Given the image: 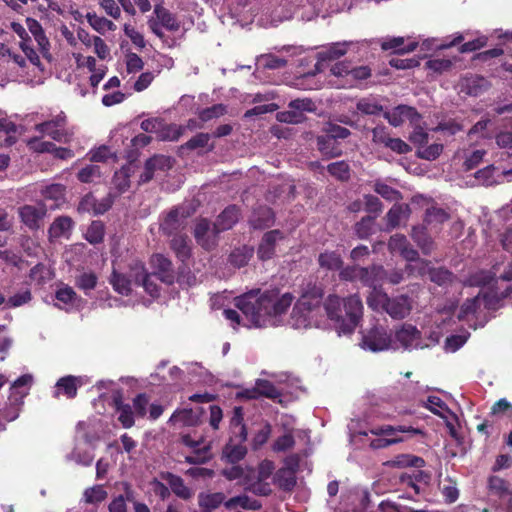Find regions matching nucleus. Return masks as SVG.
Returning <instances> with one entry per match:
<instances>
[{
	"instance_id": "5701e85b",
	"label": "nucleus",
	"mask_w": 512,
	"mask_h": 512,
	"mask_svg": "<svg viewBox=\"0 0 512 512\" xmlns=\"http://www.w3.org/2000/svg\"><path fill=\"white\" fill-rule=\"evenodd\" d=\"M73 220L68 216L57 217L49 228L51 238L68 237L73 228Z\"/></svg>"
},
{
	"instance_id": "7ed1b4c3",
	"label": "nucleus",
	"mask_w": 512,
	"mask_h": 512,
	"mask_svg": "<svg viewBox=\"0 0 512 512\" xmlns=\"http://www.w3.org/2000/svg\"><path fill=\"white\" fill-rule=\"evenodd\" d=\"M361 348L371 352H381L396 349L393 339L383 326H374L362 332Z\"/></svg>"
},
{
	"instance_id": "bf43d9fd",
	"label": "nucleus",
	"mask_w": 512,
	"mask_h": 512,
	"mask_svg": "<svg viewBox=\"0 0 512 512\" xmlns=\"http://www.w3.org/2000/svg\"><path fill=\"white\" fill-rule=\"evenodd\" d=\"M395 467H422L424 460L420 457L410 455H399L390 462Z\"/></svg>"
},
{
	"instance_id": "5fc2aeb1",
	"label": "nucleus",
	"mask_w": 512,
	"mask_h": 512,
	"mask_svg": "<svg viewBox=\"0 0 512 512\" xmlns=\"http://www.w3.org/2000/svg\"><path fill=\"white\" fill-rule=\"evenodd\" d=\"M36 131L46 134L50 136L53 140L57 142L68 143L72 137V133L67 131L65 128H60L56 126H50L47 130L35 129Z\"/></svg>"
},
{
	"instance_id": "b1692460",
	"label": "nucleus",
	"mask_w": 512,
	"mask_h": 512,
	"mask_svg": "<svg viewBox=\"0 0 512 512\" xmlns=\"http://www.w3.org/2000/svg\"><path fill=\"white\" fill-rule=\"evenodd\" d=\"M82 385V382L80 378L69 375L60 378L56 383V394L57 397L59 394V391H63L64 395H66L68 398H74L77 394L78 388Z\"/></svg>"
},
{
	"instance_id": "f704fd0d",
	"label": "nucleus",
	"mask_w": 512,
	"mask_h": 512,
	"mask_svg": "<svg viewBox=\"0 0 512 512\" xmlns=\"http://www.w3.org/2000/svg\"><path fill=\"white\" fill-rule=\"evenodd\" d=\"M368 272L366 277L360 279V282L366 286L371 288H375L381 285V282L384 280L386 276V271L382 266H372L370 268H366Z\"/></svg>"
},
{
	"instance_id": "bb28decb",
	"label": "nucleus",
	"mask_w": 512,
	"mask_h": 512,
	"mask_svg": "<svg viewBox=\"0 0 512 512\" xmlns=\"http://www.w3.org/2000/svg\"><path fill=\"white\" fill-rule=\"evenodd\" d=\"M171 249L176 254L177 258L182 262L186 261L191 256V246L187 236L176 235L172 238L170 243Z\"/></svg>"
},
{
	"instance_id": "ea45409f",
	"label": "nucleus",
	"mask_w": 512,
	"mask_h": 512,
	"mask_svg": "<svg viewBox=\"0 0 512 512\" xmlns=\"http://www.w3.org/2000/svg\"><path fill=\"white\" fill-rule=\"evenodd\" d=\"M408 206L393 205L392 208L387 212L385 219L387 221V229L396 228L402 218L407 216Z\"/></svg>"
},
{
	"instance_id": "79ce46f5",
	"label": "nucleus",
	"mask_w": 512,
	"mask_h": 512,
	"mask_svg": "<svg viewBox=\"0 0 512 512\" xmlns=\"http://www.w3.org/2000/svg\"><path fill=\"white\" fill-rule=\"evenodd\" d=\"M512 291V287L509 286L500 295L498 293H481V306L488 310H495L499 306L501 299L506 298Z\"/></svg>"
},
{
	"instance_id": "9d476101",
	"label": "nucleus",
	"mask_w": 512,
	"mask_h": 512,
	"mask_svg": "<svg viewBox=\"0 0 512 512\" xmlns=\"http://www.w3.org/2000/svg\"><path fill=\"white\" fill-rule=\"evenodd\" d=\"M136 285L142 286L144 290L152 297L159 296V286L152 279L153 275L148 274L142 263H135L131 267V275Z\"/></svg>"
},
{
	"instance_id": "6e6552de",
	"label": "nucleus",
	"mask_w": 512,
	"mask_h": 512,
	"mask_svg": "<svg viewBox=\"0 0 512 512\" xmlns=\"http://www.w3.org/2000/svg\"><path fill=\"white\" fill-rule=\"evenodd\" d=\"M173 161L171 157L165 155H154L146 160L144 171L139 177V184H145L151 181L156 172H166L172 168Z\"/></svg>"
},
{
	"instance_id": "412c9836",
	"label": "nucleus",
	"mask_w": 512,
	"mask_h": 512,
	"mask_svg": "<svg viewBox=\"0 0 512 512\" xmlns=\"http://www.w3.org/2000/svg\"><path fill=\"white\" fill-rule=\"evenodd\" d=\"M371 433L374 435H384L387 436V438H399L397 436L398 433H408L411 435H417L422 434V431L417 428H413L411 426L406 425H399V426H391V425H384L381 427H377L371 430Z\"/></svg>"
},
{
	"instance_id": "e433bc0d",
	"label": "nucleus",
	"mask_w": 512,
	"mask_h": 512,
	"mask_svg": "<svg viewBox=\"0 0 512 512\" xmlns=\"http://www.w3.org/2000/svg\"><path fill=\"white\" fill-rule=\"evenodd\" d=\"M255 392L259 395L281 402V392L268 380L258 379L255 384Z\"/></svg>"
},
{
	"instance_id": "7c9ffc66",
	"label": "nucleus",
	"mask_w": 512,
	"mask_h": 512,
	"mask_svg": "<svg viewBox=\"0 0 512 512\" xmlns=\"http://www.w3.org/2000/svg\"><path fill=\"white\" fill-rule=\"evenodd\" d=\"M411 237L425 255L433 250V241L424 227H413Z\"/></svg>"
},
{
	"instance_id": "aec40b11",
	"label": "nucleus",
	"mask_w": 512,
	"mask_h": 512,
	"mask_svg": "<svg viewBox=\"0 0 512 512\" xmlns=\"http://www.w3.org/2000/svg\"><path fill=\"white\" fill-rule=\"evenodd\" d=\"M239 219V211L236 206H229L217 217L213 225L220 231L231 229Z\"/></svg>"
},
{
	"instance_id": "f3484780",
	"label": "nucleus",
	"mask_w": 512,
	"mask_h": 512,
	"mask_svg": "<svg viewBox=\"0 0 512 512\" xmlns=\"http://www.w3.org/2000/svg\"><path fill=\"white\" fill-rule=\"evenodd\" d=\"M489 86L488 81L479 75L466 76L461 81V89L467 94L477 96L485 91Z\"/></svg>"
},
{
	"instance_id": "6e6d98bb",
	"label": "nucleus",
	"mask_w": 512,
	"mask_h": 512,
	"mask_svg": "<svg viewBox=\"0 0 512 512\" xmlns=\"http://www.w3.org/2000/svg\"><path fill=\"white\" fill-rule=\"evenodd\" d=\"M366 268L360 266H348L341 270L340 277L347 281H360L367 275Z\"/></svg>"
},
{
	"instance_id": "338daca9",
	"label": "nucleus",
	"mask_w": 512,
	"mask_h": 512,
	"mask_svg": "<svg viewBox=\"0 0 512 512\" xmlns=\"http://www.w3.org/2000/svg\"><path fill=\"white\" fill-rule=\"evenodd\" d=\"M374 191L389 201H395L401 198L399 191L381 182L375 183Z\"/></svg>"
},
{
	"instance_id": "c85d7f7f",
	"label": "nucleus",
	"mask_w": 512,
	"mask_h": 512,
	"mask_svg": "<svg viewBox=\"0 0 512 512\" xmlns=\"http://www.w3.org/2000/svg\"><path fill=\"white\" fill-rule=\"evenodd\" d=\"M275 482L280 489L291 491L296 485L294 469L292 467L279 469L275 475Z\"/></svg>"
},
{
	"instance_id": "4c0bfd02",
	"label": "nucleus",
	"mask_w": 512,
	"mask_h": 512,
	"mask_svg": "<svg viewBox=\"0 0 512 512\" xmlns=\"http://www.w3.org/2000/svg\"><path fill=\"white\" fill-rule=\"evenodd\" d=\"M113 289L122 295H129L131 292V280L124 274L113 271L110 278Z\"/></svg>"
},
{
	"instance_id": "1a4fd4ad",
	"label": "nucleus",
	"mask_w": 512,
	"mask_h": 512,
	"mask_svg": "<svg viewBox=\"0 0 512 512\" xmlns=\"http://www.w3.org/2000/svg\"><path fill=\"white\" fill-rule=\"evenodd\" d=\"M383 116L394 127L402 125L405 120H409L412 124H417L420 120V114L416 109L407 105H398L391 111H385Z\"/></svg>"
},
{
	"instance_id": "f257e3e1",
	"label": "nucleus",
	"mask_w": 512,
	"mask_h": 512,
	"mask_svg": "<svg viewBox=\"0 0 512 512\" xmlns=\"http://www.w3.org/2000/svg\"><path fill=\"white\" fill-rule=\"evenodd\" d=\"M235 306L241 311L225 309L223 315L235 325L245 327H265L276 324V317L285 313L293 302V296L285 293L278 295L276 290L260 292L252 290L234 299Z\"/></svg>"
},
{
	"instance_id": "864d4df0",
	"label": "nucleus",
	"mask_w": 512,
	"mask_h": 512,
	"mask_svg": "<svg viewBox=\"0 0 512 512\" xmlns=\"http://www.w3.org/2000/svg\"><path fill=\"white\" fill-rule=\"evenodd\" d=\"M375 218L376 216H366L355 224V232L359 238L365 239L372 234Z\"/></svg>"
},
{
	"instance_id": "a878e982",
	"label": "nucleus",
	"mask_w": 512,
	"mask_h": 512,
	"mask_svg": "<svg viewBox=\"0 0 512 512\" xmlns=\"http://www.w3.org/2000/svg\"><path fill=\"white\" fill-rule=\"evenodd\" d=\"M185 127L176 124H165L160 120L156 136L162 141H176L183 134Z\"/></svg>"
},
{
	"instance_id": "de8ad7c7",
	"label": "nucleus",
	"mask_w": 512,
	"mask_h": 512,
	"mask_svg": "<svg viewBox=\"0 0 512 512\" xmlns=\"http://www.w3.org/2000/svg\"><path fill=\"white\" fill-rule=\"evenodd\" d=\"M319 265L328 270H337L342 265L341 257L336 252H324L318 257Z\"/></svg>"
},
{
	"instance_id": "4be33fe9",
	"label": "nucleus",
	"mask_w": 512,
	"mask_h": 512,
	"mask_svg": "<svg viewBox=\"0 0 512 512\" xmlns=\"http://www.w3.org/2000/svg\"><path fill=\"white\" fill-rule=\"evenodd\" d=\"M356 109L363 115L375 116L382 112L384 113L383 106L380 104L379 100L372 95L358 99Z\"/></svg>"
},
{
	"instance_id": "2eb2a0df",
	"label": "nucleus",
	"mask_w": 512,
	"mask_h": 512,
	"mask_svg": "<svg viewBox=\"0 0 512 512\" xmlns=\"http://www.w3.org/2000/svg\"><path fill=\"white\" fill-rule=\"evenodd\" d=\"M113 405L117 414V419L125 429L131 428L135 424V413L130 404L124 403L120 394L113 397Z\"/></svg>"
},
{
	"instance_id": "c756f323",
	"label": "nucleus",
	"mask_w": 512,
	"mask_h": 512,
	"mask_svg": "<svg viewBox=\"0 0 512 512\" xmlns=\"http://www.w3.org/2000/svg\"><path fill=\"white\" fill-rule=\"evenodd\" d=\"M224 506L228 510H232L237 506L242 507L243 509L248 510H259L261 508V503L258 500L251 499L247 495H239L230 498L229 500L224 502Z\"/></svg>"
},
{
	"instance_id": "2f4dec72",
	"label": "nucleus",
	"mask_w": 512,
	"mask_h": 512,
	"mask_svg": "<svg viewBox=\"0 0 512 512\" xmlns=\"http://www.w3.org/2000/svg\"><path fill=\"white\" fill-rule=\"evenodd\" d=\"M224 500L225 495L221 492H201L198 495V505L207 511L218 508L222 503H224Z\"/></svg>"
},
{
	"instance_id": "58836bf2",
	"label": "nucleus",
	"mask_w": 512,
	"mask_h": 512,
	"mask_svg": "<svg viewBox=\"0 0 512 512\" xmlns=\"http://www.w3.org/2000/svg\"><path fill=\"white\" fill-rule=\"evenodd\" d=\"M404 38L403 37H393L391 39L384 40L381 43V48L383 50H395V52L403 54L412 52L416 49L417 44L415 42L410 43L407 47H403Z\"/></svg>"
},
{
	"instance_id": "cd10ccee",
	"label": "nucleus",
	"mask_w": 512,
	"mask_h": 512,
	"mask_svg": "<svg viewBox=\"0 0 512 512\" xmlns=\"http://www.w3.org/2000/svg\"><path fill=\"white\" fill-rule=\"evenodd\" d=\"M317 148L326 158H335L342 154V150L338 147L336 141L327 135L317 137Z\"/></svg>"
},
{
	"instance_id": "a211bd4d",
	"label": "nucleus",
	"mask_w": 512,
	"mask_h": 512,
	"mask_svg": "<svg viewBox=\"0 0 512 512\" xmlns=\"http://www.w3.org/2000/svg\"><path fill=\"white\" fill-rule=\"evenodd\" d=\"M348 45V42H337L325 47L317 54L318 63L316 66L318 67L322 62L333 61L342 57L346 54Z\"/></svg>"
},
{
	"instance_id": "680f3d73",
	"label": "nucleus",
	"mask_w": 512,
	"mask_h": 512,
	"mask_svg": "<svg viewBox=\"0 0 512 512\" xmlns=\"http://www.w3.org/2000/svg\"><path fill=\"white\" fill-rule=\"evenodd\" d=\"M430 280L438 285H445L452 281L453 275L450 271L445 268H433L429 269L428 274Z\"/></svg>"
},
{
	"instance_id": "9b49d317",
	"label": "nucleus",
	"mask_w": 512,
	"mask_h": 512,
	"mask_svg": "<svg viewBox=\"0 0 512 512\" xmlns=\"http://www.w3.org/2000/svg\"><path fill=\"white\" fill-rule=\"evenodd\" d=\"M151 266L156 275L162 282L172 284L175 280V272L173 264L169 258L163 254H155L150 260Z\"/></svg>"
},
{
	"instance_id": "c9c22d12",
	"label": "nucleus",
	"mask_w": 512,
	"mask_h": 512,
	"mask_svg": "<svg viewBox=\"0 0 512 512\" xmlns=\"http://www.w3.org/2000/svg\"><path fill=\"white\" fill-rule=\"evenodd\" d=\"M86 19L90 26L101 34H104L106 31H114L116 29V25L112 21L105 17H100L95 13H87Z\"/></svg>"
},
{
	"instance_id": "69168bd1",
	"label": "nucleus",
	"mask_w": 512,
	"mask_h": 512,
	"mask_svg": "<svg viewBox=\"0 0 512 512\" xmlns=\"http://www.w3.org/2000/svg\"><path fill=\"white\" fill-rule=\"evenodd\" d=\"M101 175L100 167L97 165H87L78 172V179L82 183H90Z\"/></svg>"
},
{
	"instance_id": "09e8293b",
	"label": "nucleus",
	"mask_w": 512,
	"mask_h": 512,
	"mask_svg": "<svg viewBox=\"0 0 512 512\" xmlns=\"http://www.w3.org/2000/svg\"><path fill=\"white\" fill-rule=\"evenodd\" d=\"M104 238V224L101 221H93L85 233V239L91 244H98Z\"/></svg>"
},
{
	"instance_id": "6ab92c4d",
	"label": "nucleus",
	"mask_w": 512,
	"mask_h": 512,
	"mask_svg": "<svg viewBox=\"0 0 512 512\" xmlns=\"http://www.w3.org/2000/svg\"><path fill=\"white\" fill-rule=\"evenodd\" d=\"M202 410L193 411L192 409L176 410L169 419V423H181L184 426H196L200 421Z\"/></svg>"
},
{
	"instance_id": "a18cd8bd",
	"label": "nucleus",
	"mask_w": 512,
	"mask_h": 512,
	"mask_svg": "<svg viewBox=\"0 0 512 512\" xmlns=\"http://www.w3.org/2000/svg\"><path fill=\"white\" fill-rule=\"evenodd\" d=\"M244 485H245V490L250 491L255 495L268 496L272 492L270 484L265 482L264 479L257 478L256 481L251 482L248 479V477H245Z\"/></svg>"
},
{
	"instance_id": "49530a36",
	"label": "nucleus",
	"mask_w": 512,
	"mask_h": 512,
	"mask_svg": "<svg viewBox=\"0 0 512 512\" xmlns=\"http://www.w3.org/2000/svg\"><path fill=\"white\" fill-rule=\"evenodd\" d=\"M107 498V492L101 485L85 489L83 499L87 504H99Z\"/></svg>"
},
{
	"instance_id": "774afa93",
	"label": "nucleus",
	"mask_w": 512,
	"mask_h": 512,
	"mask_svg": "<svg viewBox=\"0 0 512 512\" xmlns=\"http://www.w3.org/2000/svg\"><path fill=\"white\" fill-rule=\"evenodd\" d=\"M497 146L504 150L507 156L512 155V132L501 131L495 136Z\"/></svg>"
},
{
	"instance_id": "e2e57ef3",
	"label": "nucleus",
	"mask_w": 512,
	"mask_h": 512,
	"mask_svg": "<svg viewBox=\"0 0 512 512\" xmlns=\"http://www.w3.org/2000/svg\"><path fill=\"white\" fill-rule=\"evenodd\" d=\"M241 412H242V409L240 407L235 408V415L231 420V425L233 428V433L238 434L237 436L239 437V441L244 442L247 438V431H246L244 424L242 423V413Z\"/></svg>"
},
{
	"instance_id": "603ef678",
	"label": "nucleus",
	"mask_w": 512,
	"mask_h": 512,
	"mask_svg": "<svg viewBox=\"0 0 512 512\" xmlns=\"http://www.w3.org/2000/svg\"><path fill=\"white\" fill-rule=\"evenodd\" d=\"M328 172L338 180L346 181L350 177L349 165L345 161H338L327 166Z\"/></svg>"
},
{
	"instance_id": "dca6fc26",
	"label": "nucleus",
	"mask_w": 512,
	"mask_h": 512,
	"mask_svg": "<svg viewBox=\"0 0 512 512\" xmlns=\"http://www.w3.org/2000/svg\"><path fill=\"white\" fill-rule=\"evenodd\" d=\"M187 215L180 212L178 208L171 210L161 223L162 231L167 235H172L184 227Z\"/></svg>"
},
{
	"instance_id": "0eeeda50",
	"label": "nucleus",
	"mask_w": 512,
	"mask_h": 512,
	"mask_svg": "<svg viewBox=\"0 0 512 512\" xmlns=\"http://www.w3.org/2000/svg\"><path fill=\"white\" fill-rule=\"evenodd\" d=\"M344 308L348 322L343 321L339 329L347 334L351 333L358 325L363 314V304L358 295H351L344 300Z\"/></svg>"
},
{
	"instance_id": "423d86ee",
	"label": "nucleus",
	"mask_w": 512,
	"mask_h": 512,
	"mask_svg": "<svg viewBox=\"0 0 512 512\" xmlns=\"http://www.w3.org/2000/svg\"><path fill=\"white\" fill-rule=\"evenodd\" d=\"M221 232L207 219H200L194 228L196 242L205 250H213L218 244Z\"/></svg>"
},
{
	"instance_id": "3c124183",
	"label": "nucleus",
	"mask_w": 512,
	"mask_h": 512,
	"mask_svg": "<svg viewBox=\"0 0 512 512\" xmlns=\"http://www.w3.org/2000/svg\"><path fill=\"white\" fill-rule=\"evenodd\" d=\"M482 308L481 306V293L477 296L467 299L461 306L459 312V318L463 319L468 317L469 315H474Z\"/></svg>"
},
{
	"instance_id": "39448f33",
	"label": "nucleus",
	"mask_w": 512,
	"mask_h": 512,
	"mask_svg": "<svg viewBox=\"0 0 512 512\" xmlns=\"http://www.w3.org/2000/svg\"><path fill=\"white\" fill-rule=\"evenodd\" d=\"M317 297L303 295L295 304L291 314V325L296 329L307 328L311 325V314L319 306Z\"/></svg>"
},
{
	"instance_id": "a19ab883",
	"label": "nucleus",
	"mask_w": 512,
	"mask_h": 512,
	"mask_svg": "<svg viewBox=\"0 0 512 512\" xmlns=\"http://www.w3.org/2000/svg\"><path fill=\"white\" fill-rule=\"evenodd\" d=\"M247 453L245 446L241 444H232V441L228 443L223 449V456L229 463L235 464L242 460Z\"/></svg>"
},
{
	"instance_id": "f8f14e48",
	"label": "nucleus",
	"mask_w": 512,
	"mask_h": 512,
	"mask_svg": "<svg viewBox=\"0 0 512 512\" xmlns=\"http://www.w3.org/2000/svg\"><path fill=\"white\" fill-rule=\"evenodd\" d=\"M19 215L28 228L35 230L40 227L46 209L43 205H25L19 209Z\"/></svg>"
},
{
	"instance_id": "4d7b16f0",
	"label": "nucleus",
	"mask_w": 512,
	"mask_h": 512,
	"mask_svg": "<svg viewBox=\"0 0 512 512\" xmlns=\"http://www.w3.org/2000/svg\"><path fill=\"white\" fill-rule=\"evenodd\" d=\"M341 299L336 295H330L325 302V310L330 319L339 321L341 318L340 315V306Z\"/></svg>"
},
{
	"instance_id": "ddd939ff",
	"label": "nucleus",
	"mask_w": 512,
	"mask_h": 512,
	"mask_svg": "<svg viewBox=\"0 0 512 512\" xmlns=\"http://www.w3.org/2000/svg\"><path fill=\"white\" fill-rule=\"evenodd\" d=\"M411 300L407 295L388 298L385 310L394 319H403L410 314Z\"/></svg>"
},
{
	"instance_id": "393cba45",
	"label": "nucleus",
	"mask_w": 512,
	"mask_h": 512,
	"mask_svg": "<svg viewBox=\"0 0 512 512\" xmlns=\"http://www.w3.org/2000/svg\"><path fill=\"white\" fill-rule=\"evenodd\" d=\"M165 480L168 482L172 492L179 498L188 500L193 496L192 490L185 485L181 477L167 473Z\"/></svg>"
},
{
	"instance_id": "c03bdc74",
	"label": "nucleus",
	"mask_w": 512,
	"mask_h": 512,
	"mask_svg": "<svg viewBox=\"0 0 512 512\" xmlns=\"http://www.w3.org/2000/svg\"><path fill=\"white\" fill-rule=\"evenodd\" d=\"M388 295L378 287L372 288L371 293L367 297V304L373 310H385L388 301Z\"/></svg>"
},
{
	"instance_id": "473e14b6",
	"label": "nucleus",
	"mask_w": 512,
	"mask_h": 512,
	"mask_svg": "<svg viewBox=\"0 0 512 512\" xmlns=\"http://www.w3.org/2000/svg\"><path fill=\"white\" fill-rule=\"evenodd\" d=\"M449 219V214L441 207L431 205L425 210L424 222L427 225L437 226Z\"/></svg>"
},
{
	"instance_id": "052dcab7",
	"label": "nucleus",
	"mask_w": 512,
	"mask_h": 512,
	"mask_svg": "<svg viewBox=\"0 0 512 512\" xmlns=\"http://www.w3.org/2000/svg\"><path fill=\"white\" fill-rule=\"evenodd\" d=\"M489 489L492 493L498 495L499 497H504L509 493L510 485L504 479L498 476H491L489 478Z\"/></svg>"
},
{
	"instance_id": "13d9d810",
	"label": "nucleus",
	"mask_w": 512,
	"mask_h": 512,
	"mask_svg": "<svg viewBox=\"0 0 512 512\" xmlns=\"http://www.w3.org/2000/svg\"><path fill=\"white\" fill-rule=\"evenodd\" d=\"M413 262L414 263L407 264L405 267V271L409 275L424 276L429 274V269L431 268L429 261L419 258Z\"/></svg>"
},
{
	"instance_id": "72a5a7b5",
	"label": "nucleus",
	"mask_w": 512,
	"mask_h": 512,
	"mask_svg": "<svg viewBox=\"0 0 512 512\" xmlns=\"http://www.w3.org/2000/svg\"><path fill=\"white\" fill-rule=\"evenodd\" d=\"M154 13L157 19L160 21L161 25L164 26L169 31H178L180 28V24L175 18V16L170 13L167 9L160 5H156L154 9Z\"/></svg>"
},
{
	"instance_id": "37998d69",
	"label": "nucleus",
	"mask_w": 512,
	"mask_h": 512,
	"mask_svg": "<svg viewBox=\"0 0 512 512\" xmlns=\"http://www.w3.org/2000/svg\"><path fill=\"white\" fill-rule=\"evenodd\" d=\"M251 223L254 228L262 229L273 223V212L270 208L262 207L254 213Z\"/></svg>"
},
{
	"instance_id": "0e129e2a",
	"label": "nucleus",
	"mask_w": 512,
	"mask_h": 512,
	"mask_svg": "<svg viewBox=\"0 0 512 512\" xmlns=\"http://www.w3.org/2000/svg\"><path fill=\"white\" fill-rule=\"evenodd\" d=\"M276 118L279 122L288 124H299L305 120V116L301 112L295 111L294 109L278 112Z\"/></svg>"
},
{
	"instance_id": "4468645a",
	"label": "nucleus",
	"mask_w": 512,
	"mask_h": 512,
	"mask_svg": "<svg viewBox=\"0 0 512 512\" xmlns=\"http://www.w3.org/2000/svg\"><path fill=\"white\" fill-rule=\"evenodd\" d=\"M283 239V234L279 230H272L264 234L259 244L257 255L261 260L271 259L275 253L276 242Z\"/></svg>"
},
{
	"instance_id": "20e7f679",
	"label": "nucleus",
	"mask_w": 512,
	"mask_h": 512,
	"mask_svg": "<svg viewBox=\"0 0 512 512\" xmlns=\"http://www.w3.org/2000/svg\"><path fill=\"white\" fill-rule=\"evenodd\" d=\"M393 345L396 346V349L401 347L405 350L429 347V344L423 340L421 332L417 327L409 323H403L395 328Z\"/></svg>"
},
{
	"instance_id": "f03ea898",
	"label": "nucleus",
	"mask_w": 512,
	"mask_h": 512,
	"mask_svg": "<svg viewBox=\"0 0 512 512\" xmlns=\"http://www.w3.org/2000/svg\"><path fill=\"white\" fill-rule=\"evenodd\" d=\"M33 377L25 374L19 377L11 386L9 396L10 406L0 411V417L6 421H13L18 418L24 398L28 395L32 385Z\"/></svg>"
},
{
	"instance_id": "8fccbe9b",
	"label": "nucleus",
	"mask_w": 512,
	"mask_h": 512,
	"mask_svg": "<svg viewBox=\"0 0 512 512\" xmlns=\"http://www.w3.org/2000/svg\"><path fill=\"white\" fill-rule=\"evenodd\" d=\"M443 151V145L440 143H433L431 145H424L417 149L416 155L428 161L437 159Z\"/></svg>"
}]
</instances>
